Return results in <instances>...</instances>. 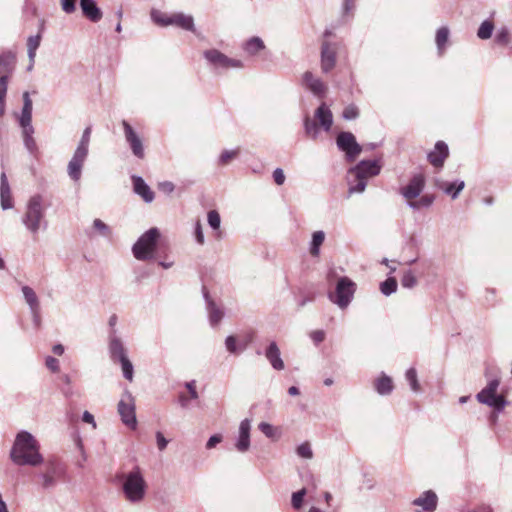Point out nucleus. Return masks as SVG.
Instances as JSON below:
<instances>
[{"mask_svg": "<svg viewBox=\"0 0 512 512\" xmlns=\"http://www.w3.org/2000/svg\"><path fill=\"white\" fill-rule=\"evenodd\" d=\"M159 189L164 191L165 193H172L175 189L174 184L171 182H164L159 184Z\"/></svg>", "mask_w": 512, "mask_h": 512, "instance_id": "774afa93", "label": "nucleus"}, {"mask_svg": "<svg viewBox=\"0 0 512 512\" xmlns=\"http://www.w3.org/2000/svg\"><path fill=\"white\" fill-rule=\"evenodd\" d=\"M94 227L99 231L101 235H108L110 233L109 228L100 219L94 221Z\"/></svg>", "mask_w": 512, "mask_h": 512, "instance_id": "13d9d810", "label": "nucleus"}, {"mask_svg": "<svg viewBox=\"0 0 512 512\" xmlns=\"http://www.w3.org/2000/svg\"><path fill=\"white\" fill-rule=\"evenodd\" d=\"M195 239L198 241V244H204L205 242L204 233L200 222L196 223L195 226Z\"/></svg>", "mask_w": 512, "mask_h": 512, "instance_id": "052dcab7", "label": "nucleus"}, {"mask_svg": "<svg viewBox=\"0 0 512 512\" xmlns=\"http://www.w3.org/2000/svg\"><path fill=\"white\" fill-rule=\"evenodd\" d=\"M146 483L139 471L131 472L123 482V492L126 499L131 502H139L144 498Z\"/></svg>", "mask_w": 512, "mask_h": 512, "instance_id": "39448f33", "label": "nucleus"}, {"mask_svg": "<svg viewBox=\"0 0 512 512\" xmlns=\"http://www.w3.org/2000/svg\"><path fill=\"white\" fill-rule=\"evenodd\" d=\"M325 234L323 231H316L313 233V239L311 244L310 253L313 257H318L320 254V246L323 244Z\"/></svg>", "mask_w": 512, "mask_h": 512, "instance_id": "2f4dec72", "label": "nucleus"}, {"mask_svg": "<svg viewBox=\"0 0 512 512\" xmlns=\"http://www.w3.org/2000/svg\"><path fill=\"white\" fill-rule=\"evenodd\" d=\"M172 14H168L162 12L158 9L151 10V19L154 23L158 24L161 27H167L171 25Z\"/></svg>", "mask_w": 512, "mask_h": 512, "instance_id": "c85d7f7f", "label": "nucleus"}, {"mask_svg": "<svg viewBox=\"0 0 512 512\" xmlns=\"http://www.w3.org/2000/svg\"><path fill=\"white\" fill-rule=\"evenodd\" d=\"M222 316L223 313L218 307H216L215 305H212L210 307V321L213 325H217L222 319Z\"/></svg>", "mask_w": 512, "mask_h": 512, "instance_id": "de8ad7c7", "label": "nucleus"}, {"mask_svg": "<svg viewBox=\"0 0 512 512\" xmlns=\"http://www.w3.org/2000/svg\"><path fill=\"white\" fill-rule=\"evenodd\" d=\"M156 442L159 450L165 449L168 444V440L160 432L156 433Z\"/></svg>", "mask_w": 512, "mask_h": 512, "instance_id": "0e129e2a", "label": "nucleus"}, {"mask_svg": "<svg viewBox=\"0 0 512 512\" xmlns=\"http://www.w3.org/2000/svg\"><path fill=\"white\" fill-rule=\"evenodd\" d=\"M359 116V109L356 105L350 104L348 105L344 111H342V118L344 120H355Z\"/></svg>", "mask_w": 512, "mask_h": 512, "instance_id": "a19ab883", "label": "nucleus"}, {"mask_svg": "<svg viewBox=\"0 0 512 512\" xmlns=\"http://www.w3.org/2000/svg\"><path fill=\"white\" fill-rule=\"evenodd\" d=\"M22 290H23L25 300L29 304L32 312L34 314H36L39 309V301H38V298H37L34 290L32 288H30L29 286H24Z\"/></svg>", "mask_w": 512, "mask_h": 512, "instance_id": "c756f323", "label": "nucleus"}, {"mask_svg": "<svg viewBox=\"0 0 512 512\" xmlns=\"http://www.w3.org/2000/svg\"><path fill=\"white\" fill-rule=\"evenodd\" d=\"M0 203L3 210L13 208L14 202L5 173L0 178Z\"/></svg>", "mask_w": 512, "mask_h": 512, "instance_id": "2eb2a0df", "label": "nucleus"}, {"mask_svg": "<svg viewBox=\"0 0 512 512\" xmlns=\"http://www.w3.org/2000/svg\"><path fill=\"white\" fill-rule=\"evenodd\" d=\"M465 187L464 182L460 183H443L440 185V188L447 194L451 195L452 198H456L459 195V192L462 191Z\"/></svg>", "mask_w": 512, "mask_h": 512, "instance_id": "473e14b6", "label": "nucleus"}, {"mask_svg": "<svg viewBox=\"0 0 512 512\" xmlns=\"http://www.w3.org/2000/svg\"><path fill=\"white\" fill-rule=\"evenodd\" d=\"M250 420L244 419L240 424V438L237 442V448L239 451H246L250 445Z\"/></svg>", "mask_w": 512, "mask_h": 512, "instance_id": "b1692460", "label": "nucleus"}, {"mask_svg": "<svg viewBox=\"0 0 512 512\" xmlns=\"http://www.w3.org/2000/svg\"><path fill=\"white\" fill-rule=\"evenodd\" d=\"M336 144L338 148L345 152L347 157L350 159H355L362 151L354 134L351 132H340L336 138Z\"/></svg>", "mask_w": 512, "mask_h": 512, "instance_id": "6e6552de", "label": "nucleus"}, {"mask_svg": "<svg viewBox=\"0 0 512 512\" xmlns=\"http://www.w3.org/2000/svg\"><path fill=\"white\" fill-rule=\"evenodd\" d=\"M381 171V166L375 160H362L357 166L350 170L355 177L356 184L350 188L351 193H362L366 187V180L376 176Z\"/></svg>", "mask_w": 512, "mask_h": 512, "instance_id": "f03ea898", "label": "nucleus"}, {"mask_svg": "<svg viewBox=\"0 0 512 512\" xmlns=\"http://www.w3.org/2000/svg\"><path fill=\"white\" fill-rule=\"evenodd\" d=\"M171 25L186 31L194 30V19L191 15L181 12L172 13Z\"/></svg>", "mask_w": 512, "mask_h": 512, "instance_id": "6ab92c4d", "label": "nucleus"}, {"mask_svg": "<svg viewBox=\"0 0 512 512\" xmlns=\"http://www.w3.org/2000/svg\"><path fill=\"white\" fill-rule=\"evenodd\" d=\"M417 283V279L414 277V275L408 271L406 272L402 279H401V284L406 287V288H411L413 287L415 284Z\"/></svg>", "mask_w": 512, "mask_h": 512, "instance_id": "3c124183", "label": "nucleus"}, {"mask_svg": "<svg viewBox=\"0 0 512 512\" xmlns=\"http://www.w3.org/2000/svg\"><path fill=\"white\" fill-rule=\"evenodd\" d=\"M355 291L356 284L348 277H341L337 281L335 293L330 295V299L340 308H345L349 305Z\"/></svg>", "mask_w": 512, "mask_h": 512, "instance_id": "0eeeda50", "label": "nucleus"}, {"mask_svg": "<svg viewBox=\"0 0 512 512\" xmlns=\"http://www.w3.org/2000/svg\"><path fill=\"white\" fill-rule=\"evenodd\" d=\"M425 187V177L423 174L414 175L409 181L408 185L401 190L402 195L409 202L417 198Z\"/></svg>", "mask_w": 512, "mask_h": 512, "instance_id": "ddd939ff", "label": "nucleus"}, {"mask_svg": "<svg viewBox=\"0 0 512 512\" xmlns=\"http://www.w3.org/2000/svg\"><path fill=\"white\" fill-rule=\"evenodd\" d=\"M40 40H41L40 34L30 36L28 39L27 46H28L29 57L31 60H33L35 57L36 50L40 45Z\"/></svg>", "mask_w": 512, "mask_h": 512, "instance_id": "58836bf2", "label": "nucleus"}, {"mask_svg": "<svg viewBox=\"0 0 512 512\" xmlns=\"http://www.w3.org/2000/svg\"><path fill=\"white\" fill-rule=\"evenodd\" d=\"M188 390V396L184 393L179 395V403L181 407H187L189 400L197 399V392L195 389V381H190L185 384Z\"/></svg>", "mask_w": 512, "mask_h": 512, "instance_id": "7c9ffc66", "label": "nucleus"}, {"mask_svg": "<svg viewBox=\"0 0 512 512\" xmlns=\"http://www.w3.org/2000/svg\"><path fill=\"white\" fill-rule=\"evenodd\" d=\"M265 356L267 360L270 361L272 368L277 369L278 371L284 369V362L280 357V349L276 342H272L270 346L267 347Z\"/></svg>", "mask_w": 512, "mask_h": 512, "instance_id": "aec40b11", "label": "nucleus"}, {"mask_svg": "<svg viewBox=\"0 0 512 512\" xmlns=\"http://www.w3.org/2000/svg\"><path fill=\"white\" fill-rule=\"evenodd\" d=\"M494 30V24L490 20H485L480 25L477 32H493Z\"/></svg>", "mask_w": 512, "mask_h": 512, "instance_id": "e2e57ef3", "label": "nucleus"}, {"mask_svg": "<svg viewBox=\"0 0 512 512\" xmlns=\"http://www.w3.org/2000/svg\"><path fill=\"white\" fill-rule=\"evenodd\" d=\"M306 133L310 137L315 138L318 133V123L306 120Z\"/></svg>", "mask_w": 512, "mask_h": 512, "instance_id": "6e6d98bb", "label": "nucleus"}, {"mask_svg": "<svg viewBox=\"0 0 512 512\" xmlns=\"http://www.w3.org/2000/svg\"><path fill=\"white\" fill-rule=\"evenodd\" d=\"M397 289V281L395 278L390 277L380 284V291L386 296L391 295Z\"/></svg>", "mask_w": 512, "mask_h": 512, "instance_id": "e433bc0d", "label": "nucleus"}, {"mask_svg": "<svg viewBox=\"0 0 512 512\" xmlns=\"http://www.w3.org/2000/svg\"><path fill=\"white\" fill-rule=\"evenodd\" d=\"M356 7V0H343L342 3V12L343 15L349 16L352 15Z\"/></svg>", "mask_w": 512, "mask_h": 512, "instance_id": "09e8293b", "label": "nucleus"}, {"mask_svg": "<svg viewBox=\"0 0 512 512\" xmlns=\"http://www.w3.org/2000/svg\"><path fill=\"white\" fill-rule=\"evenodd\" d=\"M413 505L422 507L423 511H427V512L435 511L436 507H437V496L431 490L426 491L422 496H420L419 498H416L413 501Z\"/></svg>", "mask_w": 512, "mask_h": 512, "instance_id": "a211bd4d", "label": "nucleus"}, {"mask_svg": "<svg viewBox=\"0 0 512 512\" xmlns=\"http://www.w3.org/2000/svg\"><path fill=\"white\" fill-rule=\"evenodd\" d=\"M448 157V147L443 141H438L435 144L434 150L429 153L428 160L436 168L443 166L444 161Z\"/></svg>", "mask_w": 512, "mask_h": 512, "instance_id": "4468645a", "label": "nucleus"}, {"mask_svg": "<svg viewBox=\"0 0 512 512\" xmlns=\"http://www.w3.org/2000/svg\"><path fill=\"white\" fill-rule=\"evenodd\" d=\"M310 337L315 344H319L325 340L326 334L323 330H315L310 332Z\"/></svg>", "mask_w": 512, "mask_h": 512, "instance_id": "4d7b16f0", "label": "nucleus"}, {"mask_svg": "<svg viewBox=\"0 0 512 512\" xmlns=\"http://www.w3.org/2000/svg\"><path fill=\"white\" fill-rule=\"evenodd\" d=\"M307 493V491L302 488L301 490L293 493L292 495V506L294 509L298 510L301 508L302 506V502H303V497L305 496V494Z\"/></svg>", "mask_w": 512, "mask_h": 512, "instance_id": "a18cd8bd", "label": "nucleus"}, {"mask_svg": "<svg viewBox=\"0 0 512 512\" xmlns=\"http://www.w3.org/2000/svg\"><path fill=\"white\" fill-rule=\"evenodd\" d=\"M206 58L215 66L222 68H239L242 67L240 60L227 57L218 50H208L205 52Z\"/></svg>", "mask_w": 512, "mask_h": 512, "instance_id": "f8f14e48", "label": "nucleus"}, {"mask_svg": "<svg viewBox=\"0 0 512 512\" xmlns=\"http://www.w3.org/2000/svg\"><path fill=\"white\" fill-rule=\"evenodd\" d=\"M80 7L83 15L90 21L98 22L101 19L102 12L95 0H80Z\"/></svg>", "mask_w": 512, "mask_h": 512, "instance_id": "dca6fc26", "label": "nucleus"}, {"mask_svg": "<svg viewBox=\"0 0 512 512\" xmlns=\"http://www.w3.org/2000/svg\"><path fill=\"white\" fill-rule=\"evenodd\" d=\"M406 379L409 382L410 387L413 391L417 392L420 390V385H419V382L417 381V370L416 369L409 368L406 371Z\"/></svg>", "mask_w": 512, "mask_h": 512, "instance_id": "ea45409f", "label": "nucleus"}, {"mask_svg": "<svg viewBox=\"0 0 512 512\" xmlns=\"http://www.w3.org/2000/svg\"><path fill=\"white\" fill-rule=\"evenodd\" d=\"M373 387L380 395H389L394 389V384L392 378L383 373L373 381Z\"/></svg>", "mask_w": 512, "mask_h": 512, "instance_id": "412c9836", "label": "nucleus"}, {"mask_svg": "<svg viewBox=\"0 0 512 512\" xmlns=\"http://www.w3.org/2000/svg\"><path fill=\"white\" fill-rule=\"evenodd\" d=\"M264 48L263 42L261 39L254 37L246 44L247 53L254 54L257 51H260Z\"/></svg>", "mask_w": 512, "mask_h": 512, "instance_id": "79ce46f5", "label": "nucleus"}, {"mask_svg": "<svg viewBox=\"0 0 512 512\" xmlns=\"http://www.w3.org/2000/svg\"><path fill=\"white\" fill-rule=\"evenodd\" d=\"M133 185L135 193H138L146 202H151L154 198L153 192L146 185L141 177H133Z\"/></svg>", "mask_w": 512, "mask_h": 512, "instance_id": "bb28decb", "label": "nucleus"}, {"mask_svg": "<svg viewBox=\"0 0 512 512\" xmlns=\"http://www.w3.org/2000/svg\"><path fill=\"white\" fill-rule=\"evenodd\" d=\"M62 473V469L57 462H49L47 472L43 474V487L47 488L55 484L56 476Z\"/></svg>", "mask_w": 512, "mask_h": 512, "instance_id": "cd10ccee", "label": "nucleus"}, {"mask_svg": "<svg viewBox=\"0 0 512 512\" xmlns=\"http://www.w3.org/2000/svg\"><path fill=\"white\" fill-rule=\"evenodd\" d=\"M434 201V196L430 194L422 195L419 199L414 198L408 203L414 209H420L423 207H429Z\"/></svg>", "mask_w": 512, "mask_h": 512, "instance_id": "72a5a7b5", "label": "nucleus"}, {"mask_svg": "<svg viewBox=\"0 0 512 512\" xmlns=\"http://www.w3.org/2000/svg\"><path fill=\"white\" fill-rule=\"evenodd\" d=\"M118 413L124 425H127L131 429L136 428L137 419L135 414V402L130 395L122 398L118 402Z\"/></svg>", "mask_w": 512, "mask_h": 512, "instance_id": "1a4fd4ad", "label": "nucleus"}, {"mask_svg": "<svg viewBox=\"0 0 512 512\" xmlns=\"http://www.w3.org/2000/svg\"><path fill=\"white\" fill-rule=\"evenodd\" d=\"M160 233L157 228L147 230L134 244L133 254L139 261L151 259L155 251Z\"/></svg>", "mask_w": 512, "mask_h": 512, "instance_id": "7ed1b4c3", "label": "nucleus"}, {"mask_svg": "<svg viewBox=\"0 0 512 512\" xmlns=\"http://www.w3.org/2000/svg\"><path fill=\"white\" fill-rule=\"evenodd\" d=\"M76 1L77 0H60L61 9L67 14L73 13L76 10Z\"/></svg>", "mask_w": 512, "mask_h": 512, "instance_id": "8fccbe9b", "label": "nucleus"}, {"mask_svg": "<svg viewBox=\"0 0 512 512\" xmlns=\"http://www.w3.org/2000/svg\"><path fill=\"white\" fill-rule=\"evenodd\" d=\"M24 106L22 110V115L20 118V124L24 129V134L26 138V143L30 146V143L33 142L31 134L33 133V127L31 125L32 121V100L30 99L29 93L25 92L24 95Z\"/></svg>", "mask_w": 512, "mask_h": 512, "instance_id": "9d476101", "label": "nucleus"}, {"mask_svg": "<svg viewBox=\"0 0 512 512\" xmlns=\"http://www.w3.org/2000/svg\"><path fill=\"white\" fill-rule=\"evenodd\" d=\"M335 65V49L325 43L322 47L321 67L324 72L330 71Z\"/></svg>", "mask_w": 512, "mask_h": 512, "instance_id": "5701e85b", "label": "nucleus"}, {"mask_svg": "<svg viewBox=\"0 0 512 512\" xmlns=\"http://www.w3.org/2000/svg\"><path fill=\"white\" fill-rule=\"evenodd\" d=\"M208 223L212 229H219L220 227V216L215 210H211L208 213Z\"/></svg>", "mask_w": 512, "mask_h": 512, "instance_id": "49530a36", "label": "nucleus"}, {"mask_svg": "<svg viewBox=\"0 0 512 512\" xmlns=\"http://www.w3.org/2000/svg\"><path fill=\"white\" fill-rule=\"evenodd\" d=\"M119 363L121 365L122 373L125 378L129 381L133 380V365L127 356L119 358Z\"/></svg>", "mask_w": 512, "mask_h": 512, "instance_id": "c9c22d12", "label": "nucleus"}, {"mask_svg": "<svg viewBox=\"0 0 512 512\" xmlns=\"http://www.w3.org/2000/svg\"><path fill=\"white\" fill-rule=\"evenodd\" d=\"M110 351L113 359L119 360V358L127 356L124 348L119 339L113 338L110 342Z\"/></svg>", "mask_w": 512, "mask_h": 512, "instance_id": "f704fd0d", "label": "nucleus"}, {"mask_svg": "<svg viewBox=\"0 0 512 512\" xmlns=\"http://www.w3.org/2000/svg\"><path fill=\"white\" fill-rule=\"evenodd\" d=\"M15 55L13 52H3L0 54V77H9L14 68Z\"/></svg>", "mask_w": 512, "mask_h": 512, "instance_id": "393cba45", "label": "nucleus"}, {"mask_svg": "<svg viewBox=\"0 0 512 512\" xmlns=\"http://www.w3.org/2000/svg\"><path fill=\"white\" fill-rule=\"evenodd\" d=\"M236 343H237V339L233 335L227 336V338L225 340V345H226L227 350L230 353H237Z\"/></svg>", "mask_w": 512, "mask_h": 512, "instance_id": "5fc2aeb1", "label": "nucleus"}, {"mask_svg": "<svg viewBox=\"0 0 512 512\" xmlns=\"http://www.w3.org/2000/svg\"><path fill=\"white\" fill-rule=\"evenodd\" d=\"M45 366L46 368L49 370V371H52V372H58L60 367H59V361L52 357V356H48L45 360Z\"/></svg>", "mask_w": 512, "mask_h": 512, "instance_id": "864d4df0", "label": "nucleus"}, {"mask_svg": "<svg viewBox=\"0 0 512 512\" xmlns=\"http://www.w3.org/2000/svg\"><path fill=\"white\" fill-rule=\"evenodd\" d=\"M317 123H319L326 131H328L333 123L332 113L329 108L322 104L316 111L315 114Z\"/></svg>", "mask_w": 512, "mask_h": 512, "instance_id": "a878e982", "label": "nucleus"}, {"mask_svg": "<svg viewBox=\"0 0 512 512\" xmlns=\"http://www.w3.org/2000/svg\"><path fill=\"white\" fill-rule=\"evenodd\" d=\"M272 177H274V181L277 185H283L285 182V175L281 168H277L274 173H272Z\"/></svg>", "mask_w": 512, "mask_h": 512, "instance_id": "bf43d9fd", "label": "nucleus"}, {"mask_svg": "<svg viewBox=\"0 0 512 512\" xmlns=\"http://www.w3.org/2000/svg\"><path fill=\"white\" fill-rule=\"evenodd\" d=\"M8 78L6 76L0 77V99L6 98Z\"/></svg>", "mask_w": 512, "mask_h": 512, "instance_id": "680f3d73", "label": "nucleus"}, {"mask_svg": "<svg viewBox=\"0 0 512 512\" xmlns=\"http://www.w3.org/2000/svg\"><path fill=\"white\" fill-rule=\"evenodd\" d=\"M39 450L38 440L30 433L22 431L16 435L10 451V458L16 465L37 466L43 461Z\"/></svg>", "mask_w": 512, "mask_h": 512, "instance_id": "f257e3e1", "label": "nucleus"}, {"mask_svg": "<svg viewBox=\"0 0 512 512\" xmlns=\"http://www.w3.org/2000/svg\"><path fill=\"white\" fill-rule=\"evenodd\" d=\"M240 154V149L231 150V151H224L222 152L221 156L219 157V163L221 165L228 164L231 160L238 157Z\"/></svg>", "mask_w": 512, "mask_h": 512, "instance_id": "37998d69", "label": "nucleus"}, {"mask_svg": "<svg viewBox=\"0 0 512 512\" xmlns=\"http://www.w3.org/2000/svg\"><path fill=\"white\" fill-rule=\"evenodd\" d=\"M447 36H448V34H437L436 44L438 46L440 53L443 50V47L445 46V44L447 43Z\"/></svg>", "mask_w": 512, "mask_h": 512, "instance_id": "69168bd1", "label": "nucleus"}, {"mask_svg": "<svg viewBox=\"0 0 512 512\" xmlns=\"http://www.w3.org/2000/svg\"><path fill=\"white\" fill-rule=\"evenodd\" d=\"M87 154L75 151L74 156L68 165V174L74 180L78 181L81 175V168Z\"/></svg>", "mask_w": 512, "mask_h": 512, "instance_id": "f3484780", "label": "nucleus"}, {"mask_svg": "<svg viewBox=\"0 0 512 512\" xmlns=\"http://www.w3.org/2000/svg\"><path fill=\"white\" fill-rule=\"evenodd\" d=\"M122 126L124 135H126V141H128L130 144L133 154L136 155L139 159H143L144 149L140 137L137 135L130 123L123 120Z\"/></svg>", "mask_w": 512, "mask_h": 512, "instance_id": "9b49d317", "label": "nucleus"}, {"mask_svg": "<svg viewBox=\"0 0 512 512\" xmlns=\"http://www.w3.org/2000/svg\"><path fill=\"white\" fill-rule=\"evenodd\" d=\"M297 454L302 458H312L313 451L309 442H303L297 447Z\"/></svg>", "mask_w": 512, "mask_h": 512, "instance_id": "c03bdc74", "label": "nucleus"}, {"mask_svg": "<svg viewBox=\"0 0 512 512\" xmlns=\"http://www.w3.org/2000/svg\"><path fill=\"white\" fill-rule=\"evenodd\" d=\"M259 430L268 438H273L275 436V428L268 423L262 422L258 426Z\"/></svg>", "mask_w": 512, "mask_h": 512, "instance_id": "603ef678", "label": "nucleus"}, {"mask_svg": "<svg viewBox=\"0 0 512 512\" xmlns=\"http://www.w3.org/2000/svg\"><path fill=\"white\" fill-rule=\"evenodd\" d=\"M43 217L44 211L42 207V197L39 194L33 195L27 203L23 223L32 233L35 234L40 229V223L43 220Z\"/></svg>", "mask_w": 512, "mask_h": 512, "instance_id": "20e7f679", "label": "nucleus"}, {"mask_svg": "<svg viewBox=\"0 0 512 512\" xmlns=\"http://www.w3.org/2000/svg\"><path fill=\"white\" fill-rule=\"evenodd\" d=\"M221 441H222V437L220 435H214L209 438L206 446L208 449H211V448L215 447L216 444L221 443Z\"/></svg>", "mask_w": 512, "mask_h": 512, "instance_id": "338daca9", "label": "nucleus"}, {"mask_svg": "<svg viewBox=\"0 0 512 512\" xmlns=\"http://www.w3.org/2000/svg\"><path fill=\"white\" fill-rule=\"evenodd\" d=\"M500 385L499 379L491 380L486 387H484L478 394L477 400L480 403L489 405L497 410H502L506 405V400L503 395H497V390Z\"/></svg>", "mask_w": 512, "mask_h": 512, "instance_id": "423d86ee", "label": "nucleus"}, {"mask_svg": "<svg viewBox=\"0 0 512 512\" xmlns=\"http://www.w3.org/2000/svg\"><path fill=\"white\" fill-rule=\"evenodd\" d=\"M91 138V128L88 126L84 129L80 143L76 149L78 152L87 154L89 149V139Z\"/></svg>", "mask_w": 512, "mask_h": 512, "instance_id": "4c0bfd02", "label": "nucleus"}, {"mask_svg": "<svg viewBox=\"0 0 512 512\" xmlns=\"http://www.w3.org/2000/svg\"><path fill=\"white\" fill-rule=\"evenodd\" d=\"M303 83L316 95H323L326 91L325 84L320 79L315 78L311 72L304 73Z\"/></svg>", "mask_w": 512, "mask_h": 512, "instance_id": "4be33fe9", "label": "nucleus"}]
</instances>
